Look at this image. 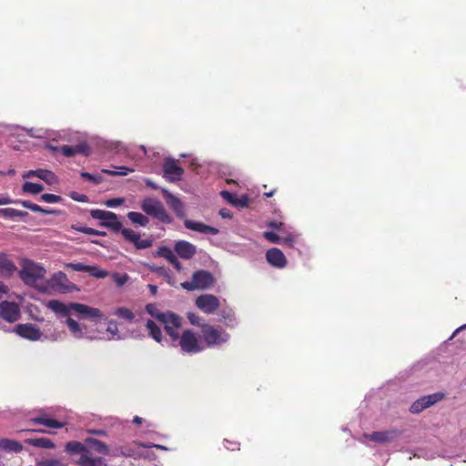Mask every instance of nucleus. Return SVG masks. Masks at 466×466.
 <instances>
[{"label":"nucleus","mask_w":466,"mask_h":466,"mask_svg":"<svg viewBox=\"0 0 466 466\" xmlns=\"http://www.w3.org/2000/svg\"><path fill=\"white\" fill-rule=\"evenodd\" d=\"M65 451L71 454H79L76 461L78 466H107L106 459L110 453L108 445L97 439L88 437L83 442L77 441H68Z\"/></svg>","instance_id":"nucleus-1"},{"label":"nucleus","mask_w":466,"mask_h":466,"mask_svg":"<svg viewBox=\"0 0 466 466\" xmlns=\"http://www.w3.org/2000/svg\"><path fill=\"white\" fill-rule=\"evenodd\" d=\"M141 209L148 216L164 224H171L173 219L163 204L157 198H146L141 202Z\"/></svg>","instance_id":"nucleus-2"},{"label":"nucleus","mask_w":466,"mask_h":466,"mask_svg":"<svg viewBox=\"0 0 466 466\" xmlns=\"http://www.w3.org/2000/svg\"><path fill=\"white\" fill-rule=\"evenodd\" d=\"M202 338L208 347L221 345L228 341L229 334L221 328H216L209 324L201 326Z\"/></svg>","instance_id":"nucleus-3"},{"label":"nucleus","mask_w":466,"mask_h":466,"mask_svg":"<svg viewBox=\"0 0 466 466\" xmlns=\"http://www.w3.org/2000/svg\"><path fill=\"white\" fill-rule=\"evenodd\" d=\"M90 215L94 219L100 220V226L107 228L113 232L122 233L124 228L116 214L102 209H92L90 210Z\"/></svg>","instance_id":"nucleus-4"},{"label":"nucleus","mask_w":466,"mask_h":466,"mask_svg":"<svg viewBox=\"0 0 466 466\" xmlns=\"http://www.w3.org/2000/svg\"><path fill=\"white\" fill-rule=\"evenodd\" d=\"M214 282L212 274L207 270H198L192 276L191 281H185L181 284L186 290L205 289Z\"/></svg>","instance_id":"nucleus-5"},{"label":"nucleus","mask_w":466,"mask_h":466,"mask_svg":"<svg viewBox=\"0 0 466 466\" xmlns=\"http://www.w3.org/2000/svg\"><path fill=\"white\" fill-rule=\"evenodd\" d=\"M46 270L40 265L34 262H26L20 271V278L25 284L35 285L38 279H42Z\"/></svg>","instance_id":"nucleus-6"},{"label":"nucleus","mask_w":466,"mask_h":466,"mask_svg":"<svg viewBox=\"0 0 466 466\" xmlns=\"http://www.w3.org/2000/svg\"><path fill=\"white\" fill-rule=\"evenodd\" d=\"M181 350L187 353H198L202 350L197 335L190 329L184 330L179 338Z\"/></svg>","instance_id":"nucleus-7"},{"label":"nucleus","mask_w":466,"mask_h":466,"mask_svg":"<svg viewBox=\"0 0 466 466\" xmlns=\"http://www.w3.org/2000/svg\"><path fill=\"white\" fill-rule=\"evenodd\" d=\"M219 305L218 299L212 294L200 295L196 299V306L206 314L214 313Z\"/></svg>","instance_id":"nucleus-8"},{"label":"nucleus","mask_w":466,"mask_h":466,"mask_svg":"<svg viewBox=\"0 0 466 466\" xmlns=\"http://www.w3.org/2000/svg\"><path fill=\"white\" fill-rule=\"evenodd\" d=\"M164 177L169 181H178L181 179L184 169L173 158H166L163 164Z\"/></svg>","instance_id":"nucleus-9"},{"label":"nucleus","mask_w":466,"mask_h":466,"mask_svg":"<svg viewBox=\"0 0 466 466\" xmlns=\"http://www.w3.org/2000/svg\"><path fill=\"white\" fill-rule=\"evenodd\" d=\"M443 398V394L441 393H433L430 395L423 396L417 400H415L410 408V411L411 413H420L423 410L432 406L433 404L437 403Z\"/></svg>","instance_id":"nucleus-10"},{"label":"nucleus","mask_w":466,"mask_h":466,"mask_svg":"<svg viewBox=\"0 0 466 466\" xmlns=\"http://www.w3.org/2000/svg\"><path fill=\"white\" fill-rule=\"evenodd\" d=\"M71 309L78 315L85 319H105L104 314L97 308H93L85 304L77 302H70Z\"/></svg>","instance_id":"nucleus-11"},{"label":"nucleus","mask_w":466,"mask_h":466,"mask_svg":"<svg viewBox=\"0 0 466 466\" xmlns=\"http://www.w3.org/2000/svg\"><path fill=\"white\" fill-rule=\"evenodd\" d=\"M15 331L20 337L31 341L39 340L42 336L41 330L31 323L18 324L15 326Z\"/></svg>","instance_id":"nucleus-12"},{"label":"nucleus","mask_w":466,"mask_h":466,"mask_svg":"<svg viewBox=\"0 0 466 466\" xmlns=\"http://www.w3.org/2000/svg\"><path fill=\"white\" fill-rule=\"evenodd\" d=\"M0 317L10 323L16 321L20 317V309L17 304L9 301L1 302Z\"/></svg>","instance_id":"nucleus-13"},{"label":"nucleus","mask_w":466,"mask_h":466,"mask_svg":"<svg viewBox=\"0 0 466 466\" xmlns=\"http://www.w3.org/2000/svg\"><path fill=\"white\" fill-rule=\"evenodd\" d=\"M122 236L124 238L134 244L137 249L148 248L153 245V240L150 238L141 239L140 235L136 233L130 228H125L122 230Z\"/></svg>","instance_id":"nucleus-14"},{"label":"nucleus","mask_w":466,"mask_h":466,"mask_svg":"<svg viewBox=\"0 0 466 466\" xmlns=\"http://www.w3.org/2000/svg\"><path fill=\"white\" fill-rule=\"evenodd\" d=\"M162 194L167 205L175 212L177 217H185V208L183 202L167 189L162 188Z\"/></svg>","instance_id":"nucleus-15"},{"label":"nucleus","mask_w":466,"mask_h":466,"mask_svg":"<svg viewBox=\"0 0 466 466\" xmlns=\"http://www.w3.org/2000/svg\"><path fill=\"white\" fill-rule=\"evenodd\" d=\"M156 319L164 324L166 331L171 330V328H180L181 318L173 312L157 313Z\"/></svg>","instance_id":"nucleus-16"},{"label":"nucleus","mask_w":466,"mask_h":466,"mask_svg":"<svg viewBox=\"0 0 466 466\" xmlns=\"http://www.w3.org/2000/svg\"><path fill=\"white\" fill-rule=\"evenodd\" d=\"M266 259L268 264L278 268H283L287 265V259L283 252L277 248H269L266 253Z\"/></svg>","instance_id":"nucleus-17"},{"label":"nucleus","mask_w":466,"mask_h":466,"mask_svg":"<svg viewBox=\"0 0 466 466\" xmlns=\"http://www.w3.org/2000/svg\"><path fill=\"white\" fill-rule=\"evenodd\" d=\"M174 250L183 259L192 258L196 253V247L188 241L179 240L175 244Z\"/></svg>","instance_id":"nucleus-18"},{"label":"nucleus","mask_w":466,"mask_h":466,"mask_svg":"<svg viewBox=\"0 0 466 466\" xmlns=\"http://www.w3.org/2000/svg\"><path fill=\"white\" fill-rule=\"evenodd\" d=\"M398 436L397 431H373L370 434H365L364 437L374 442L387 443L392 441Z\"/></svg>","instance_id":"nucleus-19"},{"label":"nucleus","mask_w":466,"mask_h":466,"mask_svg":"<svg viewBox=\"0 0 466 466\" xmlns=\"http://www.w3.org/2000/svg\"><path fill=\"white\" fill-rule=\"evenodd\" d=\"M184 225L187 229L199 232L202 234H209V235H217L218 233V229L206 225L202 222H197L189 219H186L184 221Z\"/></svg>","instance_id":"nucleus-20"},{"label":"nucleus","mask_w":466,"mask_h":466,"mask_svg":"<svg viewBox=\"0 0 466 466\" xmlns=\"http://www.w3.org/2000/svg\"><path fill=\"white\" fill-rule=\"evenodd\" d=\"M67 283L68 279L66 273L62 271H58L52 275L50 279L48 280V285L61 292H65L67 290Z\"/></svg>","instance_id":"nucleus-21"},{"label":"nucleus","mask_w":466,"mask_h":466,"mask_svg":"<svg viewBox=\"0 0 466 466\" xmlns=\"http://www.w3.org/2000/svg\"><path fill=\"white\" fill-rule=\"evenodd\" d=\"M60 152L67 157H74L76 154H82L84 156H88L90 154V148L87 144L80 143L76 147L73 146H62L60 147Z\"/></svg>","instance_id":"nucleus-22"},{"label":"nucleus","mask_w":466,"mask_h":466,"mask_svg":"<svg viewBox=\"0 0 466 466\" xmlns=\"http://www.w3.org/2000/svg\"><path fill=\"white\" fill-rule=\"evenodd\" d=\"M30 422L35 425H44L51 429H62L65 426L64 422L48 418L45 414L31 418Z\"/></svg>","instance_id":"nucleus-23"},{"label":"nucleus","mask_w":466,"mask_h":466,"mask_svg":"<svg viewBox=\"0 0 466 466\" xmlns=\"http://www.w3.org/2000/svg\"><path fill=\"white\" fill-rule=\"evenodd\" d=\"M157 254L159 257H162L166 258L177 271H180L182 269V265L178 261L176 255L173 253L171 248L166 246H162L157 249Z\"/></svg>","instance_id":"nucleus-24"},{"label":"nucleus","mask_w":466,"mask_h":466,"mask_svg":"<svg viewBox=\"0 0 466 466\" xmlns=\"http://www.w3.org/2000/svg\"><path fill=\"white\" fill-rule=\"evenodd\" d=\"M47 307L56 314H60L63 317L68 316L70 310H73L70 307V303L65 304L56 299L49 300L47 303Z\"/></svg>","instance_id":"nucleus-25"},{"label":"nucleus","mask_w":466,"mask_h":466,"mask_svg":"<svg viewBox=\"0 0 466 466\" xmlns=\"http://www.w3.org/2000/svg\"><path fill=\"white\" fill-rule=\"evenodd\" d=\"M0 449L18 453L23 451V445L15 440L2 439L0 440Z\"/></svg>","instance_id":"nucleus-26"},{"label":"nucleus","mask_w":466,"mask_h":466,"mask_svg":"<svg viewBox=\"0 0 466 466\" xmlns=\"http://www.w3.org/2000/svg\"><path fill=\"white\" fill-rule=\"evenodd\" d=\"M15 264L5 256H0V274L9 276L15 270Z\"/></svg>","instance_id":"nucleus-27"},{"label":"nucleus","mask_w":466,"mask_h":466,"mask_svg":"<svg viewBox=\"0 0 466 466\" xmlns=\"http://www.w3.org/2000/svg\"><path fill=\"white\" fill-rule=\"evenodd\" d=\"M25 443L43 449H54L56 447L55 443L47 438L27 439L25 440Z\"/></svg>","instance_id":"nucleus-28"},{"label":"nucleus","mask_w":466,"mask_h":466,"mask_svg":"<svg viewBox=\"0 0 466 466\" xmlns=\"http://www.w3.org/2000/svg\"><path fill=\"white\" fill-rule=\"evenodd\" d=\"M36 177L42 179L50 186L56 185L58 182L56 175L54 172L46 169L39 168V172H37Z\"/></svg>","instance_id":"nucleus-29"},{"label":"nucleus","mask_w":466,"mask_h":466,"mask_svg":"<svg viewBox=\"0 0 466 466\" xmlns=\"http://www.w3.org/2000/svg\"><path fill=\"white\" fill-rule=\"evenodd\" d=\"M219 320L224 321L225 325L233 328L237 325L235 314L232 309H222L219 312Z\"/></svg>","instance_id":"nucleus-30"},{"label":"nucleus","mask_w":466,"mask_h":466,"mask_svg":"<svg viewBox=\"0 0 466 466\" xmlns=\"http://www.w3.org/2000/svg\"><path fill=\"white\" fill-rule=\"evenodd\" d=\"M127 218L134 224L139 225L141 227H147L149 223V218L147 216L143 215L142 213L130 211L127 213Z\"/></svg>","instance_id":"nucleus-31"},{"label":"nucleus","mask_w":466,"mask_h":466,"mask_svg":"<svg viewBox=\"0 0 466 466\" xmlns=\"http://www.w3.org/2000/svg\"><path fill=\"white\" fill-rule=\"evenodd\" d=\"M146 327L149 332V335L157 342H160L162 339V331H161L160 328L152 319H148L147 321Z\"/></svg>","instance_id":"nucleus-32"},{"label":"nucleus","mask_w":466,"mask_h":466,"mask_svg":"<svg viewBox=\"0 0 466 466\" xmlns=\"http://www.w3.org/2000/svg\"><path fill=\"white\" fill-rule=\"evenodd\" d=\"M22 189L25 193L36 195V194L41 193L44 190V187L41 184L25 182L23 185Z\"/></svg>","instance_id":"nucleus-33"},{"label":"nucleus","mask_w":466,"mask_h":466,"mask_svg":"<svg viewBox=\"0 0 466 466\" xmlns=\"http://www.w3.org/2000/svg\"><path fill=\"white\" fill-rule=\"evenodd\" d=\"M117 170L102 169V173L108 174L111 176H127L133 172L134 169L127 167H116Z\"/></svg>","instance_id":"nucleus-34"},{"label":"nucleus","mask_w":466,"mask_h":466,"mask_svg":"<svg viewBox=\"0 0 466 466\" xmlns=\"http://www.w3.org/2000/svg\"><path fill=\"white\" fill-rule=\"evenodd\" d=\"M115 314L119 317V318H122L124 319H127V321H132L135 318V315L134 313L127 308H118Z\"/></svg>","instance_id":"nucleus-35"},{"label":"nucleus","mask_w":466,"mask_h":466,"mask_svg":"<svg viewBox=\"0 0 466 466\" xmlns=\"http://www.w3.org/2000/svg\"><path fill=\"white\" fill-rule=\"evenodd\" d=\"M87 273L95 278L98 279H104L108 275V272L106 270L101 269L96 266H89V269L87 270Z\"/></svg>","instance_id":"nucleus-36"},{"label":"nucleus","mask_w":466,"mask_h":466,"mask_svg":"<svg viewBox=\"0 0 466 466\" xmlns=\"http://www.w3.org/2000/svg\"><path fill=\"white\" fill-rule=\"evenodd\" d=\"M36 466H67V464L57 459H46L38 461Z\"/></svg>","instance_id":"nucleus-37"},{"label":"nucleus","mask_w":466,"mask_h":466,"mask_svg":"<svg viewBox=\"0 0 466 466\" xmlns=\"http://www.w3.org/2000/svg\"><path fill=\"white\" fill-rule=\"evenodd\" d=\"M136 451L127 446H120L116 448V455H122L124 457H133Z\"/></svg>","instance_id":"nucleus-38"},{"label":"nucleus","mask_w":466,"mask_h":466,"mask_svg":"<svg viewBox=\"0 0 466 466\" xmlns=\"http://www.w3.org/2000/svg\"><path fill=\"white\" fill-rule=\"evenodd\" d=\"M81 177L98 185L103 181V177L101 176H94L88 172H81L80 174Z\"/></svg>","instance_id":"nucleus-39"},{"label":"nucleus","mask_w":466,"mask_h":466,"mask_svg":"<svg viewBox=\"0 0 466 466\" xmlns=\"http://www.w3.org/2000/svg\"><path fill=\"white\" fill-rule=\"evenodd\" d=\"M41 200L46 203H57L62 200L58 195L46 193L41 196Z\"/></svg>","instance_id":"nucleus-40"},{"label":"nucleus","mask_w":466,"mask_h":466,"mask_svg":"<svg viewBox=\"0 0 466 466\" xmlns=\"http://www.w3.org/2000/svg\"><path fill=\"white\" fill-rule=\"evenodd\" d=\"M74 230L76 231H78V232H81V233H85V234H87V235H93V236H96L98 235V230L96 229H94L92 228H88V227H78V226H76V225H72L71 227Z\"/></svg>","instance_id":"nucleus-41"},{"label":"nucleus","mask_w":466,"mask_h":466,"mask_svg":"<svg viewBox=\"0 0 466 466\" xmlns=\"http://www.w3.org/2000/svg\"><path fill=\"white\" fill-rule=\"evenodd\" d=\"M113 279L118 287H122L123 285H125L127 282V280L129 279V276L126 273L123 275L115 273L113 275Z\"/></svg>","instance_id":"nucleus-42"},{"label":"nucleus","mask_w":466,"mask_h":466,"mask_svg":"<svg viewBox=\"0 0 466 466\" xmlns=\"http://www.w3.org/2000/svg\"><path fill=\"white\" fill-rule=\"evenodd\" d=\"M66 325L72 333H81V328L75 319L68 318L66 319Z\"/></svg>","instance_id":"nucleus-43"},{"label":"nucleus","mask_w":466,"mask_h":466,"mask_svg":"<svg viewBox=\"0 0 466 466\" xmlns=\"http://www.w3.org/2000/svg\"><path fill=\"white\" fill-rule=\"evenodd\" d=\"M249 198L247 195H243L240 198H236L233 206L238 208H247L248 206Z\"/></svg>","instance_id":"nucleus-44"},{"label":"nucleus","mask_w":466,"mask_h":466,"mask_svg":"<svg viewBox=\"0 0 466 466\" xmlns=\"http://www.w3.org/2000/svg\"><path fill=\"white\" fill-rule=\"evenodd\" d=\"M66 268H69L76 271H80V272H87V270L89 269V266L84 265L82 263H68V264H66Z\"/></svg>","instance_id":"nucleus-45"},{"label":"nucleus","mask_w":466,"mask_h":466,"mask_svg":"<svg viewBox=\"0 0 466 466\" xmlns=\"http://www.w3.org/2000/svg\"><path fill=\"white\" fill-rule=\"evenodd\" d=\"M124 202H125V199L123 198H115L107 199L105 202V205L108 208H116V207L121 206L122 204H124Z\"/></svg>","instance_id":"nucleus-46"},{"label":"nucleus","mask_w":466,"mask_h":466,"mask_svg":"<svg viewBox=\"0 0 466 466\" xmlns=\"http://www.w3.org/2000/svg\"><path fill=\"white\" fill-rule=\"evenodd\" d=\"M264 238L271 243H279L280 238L273 231L264 232Z\"/></svg>","instance_id":"nucleus-47"},{"label":"nucleus","mask_w":466,"mask_h":466,"mask_svg":"<svg viewBox=\"0 0 466 466\" xmlns=\"http://www.w3.org/2000/svg\"><path fill=\"white\" fill-rule=\"evenodd\" d=\"M224 444H225V448L229 451H238L239 447H240L239 442L235 441H229L227 439L224 440Z\"/></svg>","instance_id":"nucleus-48"},{"label":"nucleus","mask_w":466,"mask_h":466,"mask_svg":"<svg viewBox=\"0 0 466 466\" xmlns=\"http://www.w3.org/2000/svg\"><path fill=\"white\" fill-rule=\"evenodd\" d=\"M30 210L34 211V212H40V213H43V214H56L57 212L55 211V210H50V209H46V208H44L36 204H33V206L31 207Z\"/></svg>","instance_id":"nucleus-49"},{"label":"nucleus","mask_w":466,"mask_h":466,"mask_svg":"<svg viewBox=\"0 0 466 466\" xmlns=\"http://www.w3.org/2000/svg\"><path fill=\"white\" fill-rule=\"evenodd\" d=\"M220 195L221 197L227 200L228 203H230L231 205L234 204L235 202V199H236V196L233 195L232 193H230L229 191H227V190H223L220 192Z\"/></svg>","instance_id":"nucleus-50"},{"label":"nucleus","mask_w":466,"mask_h":466,"mask_svg":"<svg viewBox=\"0 0 466 466\" xmlns=\"http://www.w3.org/2000/svg\"><path fill=\"white\" fill-rule=\"evenodd\" d=\"M70 198L78 202H87L88 197L85 194H79L77 192H72Z\"/></svg>","instance_id":"nucleus-51"},{"label":"nucleus","mask_w":466,"mask_h":466,"mask_svg":"<svg viewBox=\"0 0 466 466\" xmlns=\"http://www.w3.org/2000/svg\"><path fill=\"white\" fill-rule=\"evenodd\" d=\"M187 319L192 325H199L200 318L193 312L187 313Z\"/></svg>","instance_id":"nucleus-52"},{"label":"nucleus","mask_w":466,"mask_h":466,"mask_svg":"<svg viewBox=\"0 0 466 466\" xmlns=\"http://www.w3.org/2000/svg\"><path fill=\"white\" fill-rule=\"evenodd\" d=\"M1 213L4 214L5 217L7 218H15L16 217V209L15 208H4L0 210Z\"/></svg>","instance_id":"nucleus-53"},{"label":"nucleus","mask_w":466,"mask_h":466,"mask_svg":"<svg viewBox=\"0 0 466 466\" xmlns=\"http://www.w3.org/2000/svg\"><path fill=\"white\" fill-rule=\"evenodd\" d=\"M178 329L179 328H171V330L166 332L172 338L173 340H177L180 338Z\"/></svg>","instance_id":"nucleus-54"},{"label":"nucleus","mask_w":466,"mask_h":466,"mask_svg":"<svg viewBox=\"0 0 466 466\" xmlns=\"http://www.w3.org/2000/svg\"><path fill=\"white\" fill-rule=\"evenodd\" d=\"M293 241H294L293 237L292 236H289V237L284 238L282 240L280 239L279 243H281L283 245H287L289 247H292Z\"/></svg>","instance_id":"nucleus-55"},{"label":"nucleus","mask_w":466,"mask_h":466,"mask_svg":"<svg viewBox=\"0 0 466 466\" xmlns=\"http://www.w3.org/2000/svg\"><path fill=\"white\" fill-rule=\"evenodd\" d=\"M219 215L222 217V218H232V213L229 209L228 208H222L219 210Z\"/></svg>","instance_id":"nucleus-56"},{"label":"nucleus","mask_w":466,"mask_h":466,"mask_svg":"<svg viewBox=\"0 0 466 466\" xmlns=\"http://www.w3.org/2000/svg\"><path fill=\"white\" fill-rule=\"evenodd\" d=\"M155 306L153 304H147L146 306V310L147 313H149L151 316L155 317L156 318V315L158 313V312H155Z\"/></svg>","instance_id":"nucleus-57"},{"label":"nucleus","mask_w":466,"mask_h":466,"mask_svg":"<svg viewBox=\"0 0 466 466\" xmlns=\"http://www.w3.org/2000/svg\"><path fill=\"white\" fill-rule=\"evenodd\" d=\"M37 172H39V169L29 170L28 172H26L25 174L23 175V177L29 178L31 177H36Z\"/></svg>","instance_id":"nucleus-58"},{"label":"nucleus","mask_w":466,"mask_h":466,"mask_svg":"<svg viewBox=\"0 0 466 466\" xmlns=\"http://www.w3.org/2000/svg\"><path fill=\"white\" fill-rule=\"evenodd\" d=\"M88 431L92 434L98 435V436H106L107 435L106 431L104 430H90Z\"/></svg>","instance_id":"nucleus-59"},{"label":"nucleus","mask_w":466,"mask_h":466,"mask_svg":"<svg viewBox=\"0 0 466 466\" xmlns=\"http://www.w3.org/2000/svg\"><path fill=\"white\" fill-rule=\"evenodd\" d=\"M147 288L150 291V293L153 295V296H156L157 293V286L156 285H153V284H148L147 285Z\"/></svg>","instance_id":"nucleus-60"},{"label":"nucleus","mask_w":466,"mask_h":466,"mask_svg":"<svg viewBox=\"0 0 466 466\" xmlns=\"http://www.w3.org/2000/svg\"><path fill=\"white\" fill-rule=\"evenodd\" d=\"M146 185H147V187L153 188V189L158 188V186L150 179L146 180Z\"/></svg>","instance_id":"nucleus-61"},{"label":"nucleus","mask_w":466,"mask_h":466,"mask_svg":"<svg viewBox=\"0 0 466 466\" xmlns=\"http://www.w3.org/2000/svg\"><path fill=\"white\" fill-rule=\"evenodd\" d=\"M20 203H21V205H22L24 208H28V209H30V208H31V207H32V206H33V204H34V203H32V202H31V201H29V200H23V201H21Z\"/></svg>","instance_id":"nucleus-62"},{"label":"nucleus","mask_w":466,"mask_h":466,"mask_svg":"<svg viewBox=\"0 0 466 466\" xmlns=\"http://www.w3.org/2000/svg\"><path fill=\"white\" fill-rule=\"evenodd\" d=\"M12 203V200L9 198H0V205H7Z\"/></svg>","instance_id":"nucleus-63"},{"label":"nucleus","mask_w":466,"mask_h":466,"mask_svg":"<svg viewBox=\"0 0 466 466\" xmlns=\"http://www.w3.org/2000/svg\"><path fill=\"white\" fill-rule=\"evenodd\" d=\"M281 226H282V223H278V222H275V221H271L268 224V227L273 228H279Z\"/></svg>","instance_id":"nucleus-64"}]
</instances>
